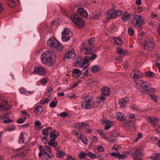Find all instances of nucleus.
Instances as JSON below:
<instances>
[{
  "label": "nucleus",
  "mask_w": 160,
  "mask_h": 160,
  "mask_svg": "<svg viewBox=\"0 0 160 160\" xmlns=\"http://www.w3.org/2000/svg\"><path fill=\"white\" fill-rule=\"evenodd\" d=\"M89 59L86 57V56L83 59L82 62V68L83 67L84 65H85L88 62Z\"/></svg>",
  "instance_id": "nucleus-48"
},
{
  "label": "nucleus",
  "mask_w": 160,
  "mask_h": 160,
  "mask_svg": "<svg viewBox=\"0 0 160 160\" xmlns=\"http://www.w3.org/2000/svg\"><path fill=\"white\" fill-rule=\"evenodd\" d=\"M22 113L23 115V117L24 118V119H25L26 118H28L29 117V114L25 111H22Z\"/></svg>",
  "instance_id": "nucleus-39"
},
{
  "label": "nucleus",
  "mask_w": 160,
  "mask_h": 160,
  "mask_svg": "<svg viewBox=\"0 0 160 160\" xmlns=\"http://www.w3.org/2000/svg\"><path fill=\"white\" fill-rule=\"evenodd\" d=\"M38 148L40 152L38 154V156L40 158H41L43 154V153L45 150L46 149L43 146H40L38 147Z\"/></svg>",
  "instance_id": "nucleus-27"
},
{
  "label": "nucleus",
  "mask_w": 160,
  "mask_h": 160,
  "mask_svg": "<svg viewBox=\"0 0 160 160\" xmlns=\"http://www.w3.org/2000/svg\"><path fill=\"white\" fill-rule=\"evenodd\" d=\"M86 57L88 58L89 60H94L97 57V55L96 53H93L91 56H86Z\"/></svg>",
  "instance_id": "nucleus-42"
},
{
  "label": "nucleus",
  "mask_w": 160,
  "mask_h": 160,
  "mask_svg": "<svg viewBox=\"0 0 160 160\" xmlns=\"http://www.w3.org/2000/svg\"><path fill=\"white\" fill-rule=\"evenodd\" d=\"M61 117L64 118L67 117L68 116V114L65 112L61 113L59 115Z\"/></svg>",
  "instance_id": "nucleus-59"
},
{
  "label": "nucleus",
  "mask_w": 160,
  "mask_h": 160,
  "mask_svg": "<svg viewBox=\"0 0 160 160\" xmlns=\"http://www.w3.org/2000/svg\"><path fill=\"white\" fill-rule=\"evenodd\" d=\"M142 74L141 72L138 71H133L131 73V77L132 78L134 81L137 80L139 79L142 76Z\"/></svg>",
  "instance_id": "nucleus-10"
},
{
  "label": "nucleus",
  "mask_w": 160,
  "mask_h": 160,
  "mask_svg": "<svg viewBox=\"0 0 160 160\" xmlns=\"http://www.w3.org/2000/svg\"><path fill=\"white\" fill-rule=\"evenodd\" d=\"M95 40L94 38H92L89 39L88 41V42L89 45H92L93 44V42H94Z\"/></svg>",
  "instance_id": "nucleus-56"
},
{
  "label": "nucleus",
  "mask_w": 160,
  "mask_h": 160,
  "mask_svg": "<svg viewBox=\"0 0 160 160\" xmlns=\"http://www.w3.org/2000/svg\"><path fill=\"white\" fill-rule=\"evenodd\" d=\"M107 96H106L104 95H103L102 93V95H101L99 97L100 101V102L104 101L106 98V97Z\"/></svg>",
  "instance_id": "nucleus-51"
},
{
  "label": "nucleus",
  "mask_w": 160,
  "mask_h": 160,
  "mask_svg": "<svg viewBox=\"0 0 160 160\" xmlns=\"http://www.w3.org/2000/svg\"><path fill=\"white\" fill-rule=\"evenodd\" d=\"M107 137H108L109 138H114L115 137V134H113L112 133H110L107 135Z\"/></svg>",
  "instance_id": "nucleus-60"
},
{
  "label": "nucleus",
  "mask_w": 160,
  "mask_h": 160,
  "mask_svg": "<svg viewBox=\"0 0 160 160\" xmlns=\"http://www.w3.org/2000/svg\"><path fill=\"white\" fill-rule=\"evenodd\" d=\"M84 125L86 126H85L86 127H88V124L84 122H82L81 123H77L75 124V128H78L79 129H83V125Z\"/></svg>",
  "instance_id": "nucleus-24"
},
{
  "label": "nucleus",
  "mask_w": 160,
  "mask_h": 160,
  "mask_svg": "<svg viewBox=\"0 0 160 160\" xmlns=\"http://www.w3.org/2000/svg\"><path fill=\"white\" fill-rule=\"evenodd\" d=\"M73 36L72 32L67 28H64L62 32L61 39L63 42L69 41Z\"/></svg>",
  "instance_id": "nucleus-7"
},
{
  "label": "nucleus",
  "mask_w": 160,
  "mask_h": 160,
  "mask_svg": "<svg viewBox=\"0 0 160 160\" xmlns=\"http://www.w3.org/2000/svg\"><path fill=\"white\" fill-rule=\"evenodd\" d=\"M130 18V15L127 12H124L122 16V20L124 22H126L129 21Z\"/></svg>",
  "instance_id": "nucleus-18"
},
{
  "label": "nucleus",
  "mask_w": 160,
  "mask_h": 160,
  "mask_svg": "<svg viewBox=\"0 0 160 160\" xmlns=\"http://www.w3.org/2000/svg\"><path fill=\"white\" fill-rule=\"evenodd\" d=\"M73 73L80 76L82 74V72L78 69H74L72 71V73Z\"/></svg>",
  "instance_id": "nucleus-36"
},
{
  "label": "nucleus",
  "mask_w": 160,
  "mask_h": 160,
  "mask_svg": "<svg viewBox=\"0 0 160 160\" xmlns=\"http://www.w3.org/2000/svg\"><path fill=\"white\" fill-rule=\"evenodd\" d=\"M113 39L115 42L118 45H121L122 43L121 39L118 37H114L113 38Z\"/></svg>",
  "instance_id": "nucleus-33"
},
{
  "label": "nucleus",
  "mask_w": 160,
  "mask_h": 160,
  "mask_svg": "<svg viewBox=\"0 0 160 160\" xmlns=\"http://www.w3.org/2000/svg\"><path fill=\"white\" fill-rule=\"evenodd\" d=\"M52 128L51 127H49L42 129V134L43 135L48 136V132L49 130H51Z\"/></svg>",
  "instance_id": "nucleus-35"
},
{
  "label": "nucleus",
  "mask_w": 160,
  "mask_h": 160,
  "mask_svg": "<svg viewBox=\"0 0 160 160\" xmlns=\"http://www.w3.org/2000/svg\"><path fill=\"white\" fill-rule=\"evenodd\" d=\"M49 99L48 98H46L40 101V104H44L49 102Z\"/></svg>",
  "instance_id": "nucleus-54"
},
{
  "label": "nucleus",
  "mask_w": 160,
  "mask_h": 160,
  "mask_svg": "<svg viewBox=\"0 0 160 160\" xmlns=\"http://www.w3.org/2000/svg\"><path fill=\"white\" fill-rule=\"evenodd\" d=\"M79 135L80 136L79 138V139L81 140L83 143L84 144H87V142L88 141V140L84 136H82V135L81 134H80Z\"/></svg>",
  "instance_id": "nucleus-34"
},
{
  "label": "nucleus",
  "mask_w": 160,
  "mask_h": 160,
  "mask_svg": "<svg viewBox=\"0 0 160 160\" xmlns=\"http://www.w3.org/2000/svg\"><path fill=\"white\" fill-rule=\"evenodd\" d=\"M7 120H4L3 122L4 123H11L13 122L12 119H9L8 118H7Z\"/></svg>",
  "instance_id": "nucleus-58"
},
{
  "label": "nucleus",
  "mask_w": 160,
  "mask_h": 160,
  "mask_svg": "<svg viewBox=\"0 0 160 160\" xmlns=\"http://www.w3.org/2000/svg\"><path fill=\"white\" fill-rule=\"evenodd\" d=\"M25 119H24V118L23 119H22V118H20V119H18L17 120V122L18 123H22L23 122L25 121Z\"/></svg>",
  "instance_id": "nucleus-63"
},
{
  "label": "nucleus",
  "mask_w": 160,
  "mask_h": 160,
  "mask_svg": "<svg viewBox=\"0 0 160 160\" xmlns=\"http://www.w3.org/2000/svg\"><path fill=\"white\" fill-rule=\"evenodd\" d=\"M47 44L49 47L56 48L58 51L62 50L63 47L54 37H51L47 42Z\"/></svg>",
  "instance_id": "nucleus-3"
},
{
  "label": "nucleus",
  "mask_w": 160,
  "mask_h": 160,
  "mask_svg": "<svg viewBox=\"0 0 160 160\" xmlns=\"http://www.w3.org/2000/svg\"><path fill=\"white\" fill-rule=\"evenodd\" d=\"M128 34L131 36H132L133 35L134 31L132 29V27H130L128 28Z\"/></svg>",
  "instance_id": "nucleus-46"
},
{
  "label": "nucleus",
  "mask_w": 160,
  "mask_h": 160,
  "mask_svg": "<svg viewBox=\"0 0 160 160\" xmlns=\"http://www.w3.org/2000/svg\"><path fill=\"white\" fill-rule=\"evenodd\" d=\"M7 2L8 6L10 7L13 8L16 6L15 0H8Z\"/></svg>",
  "instance_id": "nucleus-31"
},
{
  "label": "nucleus",
  "mask_w": 160,
  "mask_h": 160,
  "mask_svg": "<svg viewBox=\"0 0 160 160\" xmlns=\"http://www.w3.org/2000/svg\"><path fill=\"white\" fill-rule=\"evenodd\" d=\"M72 21L78 28H82L84 24L83 20L76 14L72 15L70 17Z\"/></svg>",
  "instance_id": "nucleus-6"
},
{
  "label": "nucleus",
  "mask_w": 160,
  "mask_h": 160,
  "mask_svg": "<svg viewBox=\"0 0 160 160\" xmlns=\"http://www.w3.org/2000/svg\"><path fill=\"white\" fill-rule=\"evenodd\" d=\"M131 22L132 25L136 28L141 27L142 25L144 24V20L141 16L139 15H134L132 19Z\"/></svg>",
  "instance_id": "nucleus-5"
},
{
  "label": "nucleus",
  "mask_w": 160,
  "mask_h": 160,
  "mask_svg": "<svg viewBox=\"0 0 160 160\" xmlns=\"http://www.w3.org/2000/svg\"><path fill=\"white\" fill-rule=\"evenodd\" d=\"M58 150L56 151V156L58 158H61L64 155L65 153L62 151H60L59 150V147L58 148Z\"/></svg>",
  "instance_id": "nucleus-28"
},
{
  "label": "nucleus",
  "mask_w": 160,
  "mask_h": 160,
  "mask_svg": "<svg viewBox=\"0 0 160 160\" xmlns=\"http://www.w3.org/2000/svg\"><path fill=\"white\" fill-rule=\"evenodd\" d=\"M100 136L103 138H104L106 141L109 140V138L107 137L106 134L103 131V132L100 135Z\"/></svg>",
  "instance_id": "nucleus-50"
},
{
  "label": "nucleus",
  "mask_w": 160,
  "mask_h": 160,
  "mask_svg": "<svg viewBox=\"0 0 160 160\" xmlns=\"http://www.w3.org/2000/svg\"><path fill=\"white\" fill-rule=\"evenodd\" d=\"M43 110L42 107L40 105H38L34 107V112L37 115H39Z\"/></svg>",
  "instance_id": "nucleus-17"
},
{
  "label": "nucleus",
  "mask_w": 160,
  "mask_h": 160,
  "mask_svg": "<svg viewBox=\"0 0 160 160\" xmlns=\"http://www.w3.org/2000/svg\"><path fill=\"white\" fill-rule=\"evenodd\" d=\"M112 125V124H110L109 125H106L104 127V129L105 130H108Z\"/></svg>",
  "instance_id": "nucleus-61"
},
{
  "label": "nucleus",
  "mask_w": 160,
  "mask_h": 160,
  "mask_svg": "<svg viewBox=\"0 0 160 160\" xmlns=\"http://www.w3.org/2000/svg\"><path fill=\"white\" fill-rule=\"evenodd\" d=\"M154 128L155 129L156 132L158 133H160V126L158 125H155L153 126Z\"/></svg>",
  "instance_id": "nucleus-52"
},
{
  "label": "nucleus",
  "mask_w": 160,
  "mask_h": 160,
  "mask_svg": "<svg viewBox=\"0 0 160 160\" xmlns=\"http://www.w3.org/2000/svg\"><path fill=\"white\" fill-rule=\"evenodd\" d=\"M88 68L87 66L84 67L83 68L82 72V74L85 76L86 75V73L88 72Z\"/></svg>",
  "instance_id": "nucleus-44"
},
{
  "label": "nucleus",
  "mask_w": 160,
  "mask_h": 160,
  "mask_svg": "<svg viewBox=\"0 0 160 160\" xmlns=\"http://www.w3.org/2000/svg\"><path fill=\"white\" fill-rule=\"evenodd\" d=\"M54 54V52L51 50H48L44 52L40 56V59L42 63L48 66H53L55 62L53 58Z\"/></svg>",
  "instance_id": "nucleus-1"
},
{
  "label": "nucleus",
  "mask_w": 160,
  "mask_h": 160,
  "mask_svg": "<svg viewBox=\"0 0 160 160\" xmlns=\"http://www.w3.org/2000/svg\"><path fill=\"white\" fill-rule=\"evenodd\" d=\"M149 96L152 100L154 101L155 102H158V97L156 96H154L153 94H149Z\"/></svg>",
  "instance_id": "nucleus-38"
},
{
  "label": "nucleus",
  "mask_w": 160,
  "mask_h": 160,
  "mask_svg": "<svg viewBox=\"0 0 160 160\" xmlns=\"http://www.w3.org/2000/svg\"><path fill=\"white\" fill-rule=\"evenodd\" d=\"M48 145L55 148L58 146V144L57 142H55V140H51L48 142Z\"/></svg>",
  "instance_id": "nucleus-30"
},
{
  "label": "nucleus",
  "mask_w": 160,
  "mask_h": 160,
  "mask_svg": "<svg viewBox=\"0 0 160 160\" xmlns=\"http://www.w3.org/2000/svg\"><path fill=\"white\" fill-rule=\"evenodd\" d=\"M3 105L4 106V108L6 111L9 110L11 108V106L8 105L7 104Z\"/></svg>",
  "instance_id": "nucleus-62"
},
{
  "label": "nucleus",
  "mask_w": 160,
  "mask_h": 160,
  "mask_svg": "<svg viewBox=\"0 0 160 160\" xmlns=\"http://www.w3.org/2000/svg\"><path fill=\"white\" fill-rule=\"evenodd\" d=\"M34 72L39 75H44L46 74V70L41 67H35L34 70Z\"/></svg>",
  "instance_id": "nucleus-12"
},
{
  "label": "nucleus",
  "mask_w": 160,
  "mask_h": 160,
  "mask_svg": "<svg viewBox=\"0 0 160 160\" xmlns=\"http://www.w3.org/2000/svg\"><path fill=\"white\" fill-rule=\"evenodd\" d=\"M23 132H22L21 133L20 135V136L19 138L18 142L19 143H20L21 142V141L23 143L25 141L24 140V138L23 136Z\"/></svg>",
  "instance_id": "nucleus-43"
},
{
  "label": "nucleus",
  "mask_w": 160,
  "mask_h": 160,
  "mask_svg": "<svg viewBox=\"0 0 160 160\" xmlns=\"http://www.w3.org/2000/svg\"><path fill=\"white\" fill-rule=\"evenodd\" d=\"M124 120L125 121L123 122V125L124 126L127 128L130 127L131 125L133 126V124L134 123V122L131 121V120H129V119H125Z\"/></svg>",
  "instance_id": "nucleus-22"
},
{
  "label": "nucleus",
  "mask_w": 160,
  "mask_h": 160,
  "mask_svg": "<svg viewBox=\"0 0 160 160\" xmlns=\"http://www.w3.org/2000/svg\"><path fill=\"white\" fill-rule=\"evenodd\" d=\"M147 120L148 122L153 125L158 123L160 121V119L158 118L154 117H149L147 118Z\"/></svg>",
  "instance_id": "nucleus-14"
},
{
  "label": "nucleus",
  "mask_w": 160,
  "mask_h": 160,
  "mask_svg": "<svg viewBox=\"0 0 160 160\" xmlns=\"http://www.w3.org/2000/svg\"><path fill=\"white\" fill-rule=\"evenodd\" d=\"M145 74L146 77L149 78L153 77L155 75L154 73L152 72H145Z\"/></svg>",
  "instance_id": "nucleus-37"
},
{
  "label": "nucleus",
  "mask_w": 160,
  "mask_h": 160,
  "mask_svg": "<svg viewBox=\"0 0 160 160\" xmlns=\"http://www.w3.org/2000/svg\"><path fill=\"white\" fill-rule=\"evenodd\" d=\"M75 56L74 51L73 49H72L70 51L68 52L66 55V57L67 58H73L75 57Z\"/></svg>",
  "instance_id": "nucleus-23"
},
{
  "label": "nucleus",
  "mask_w": 160,
  "mask_h": 160,
  "mask_svg": "<svg viewBox=\"0 0 160 160\" xmlns=\"http://www.w3.org/2000/svg\"><path fill=\"white\" fill-rule=\"evenodd\" d=\"M156 67L158 68L159 71L160 72V63L158 61H156L155 62Z\"/></svg>",
  "instance_id": "nucleus-64"
},
{
  "label": "nucleus",
  "mask_w": 160,
  "mask_h": 160,
  "mask_svg": "<svg viewBox=\"0 0 160 160\" xmlns=\"http://www.w3.org/2000/svg\"><path fill=\"white\" fill-rule=\"evenodd\" d=\"M87 156L93 159L96 158L97 157L96 155L90 152H88L87 153Z\"/></svg>",
  "instance_id": "nucleus-40"
},
{
  "label": "nucleus",
  "mask_w": 160,
  "mask_h": 160,
  "mask_svg": "<svg viewBox=\"0 0 160 160\" xmlns=\"http://www.w3.org/2000/svg\"><path fill=\"white\" fill-rule=\"evenodd\" d=\"M143 45L144 49L148 51H152L155 46L154 43L149 39L144 40Z\"/></svg>",
  "instance_id": "nucleus-8"
},
{
  "label": "nucleus",
  "mask_w": 160,
  "mask_h": 160,
  "mask_svg": "<svg viewBox=\"0 0 160 160\" xmlns=\"http://www.w3.org/2000/svg\"><path fill=\"white\" fill-rule=\"evenodd\" d=\"M128 119L131 121L135 122L136 119L135 117V114H130L129 115Z\"/></svg>",
  "instance_id": "nucleus-41"
},
{
  "label": "nucleus",
  "mask_w": 160,
  "mask_h": 160,
  "mask_svg": "<svg viewBox=\"0 0 160 160\" xmlns=\"http://www.w3.org/2000/svg\"><path fill=\"white\" fill-rule=\"evenodd\" d=\"M83 58L82 57L79 56L76 59L75 65L77 68H82V62Z\"/></svg>",
  "instance_id": "nucleus-16"
},
{
  "label": "nucleus",
  "mask_w": 160,
  "mask_h": 160,
  "mask_svg": "<svg viewBox=\"0 0 160 160\" xmlns=\"http://www.w3.org/2000/svg\"><path fill=\"white\" fill-rule=\"evenodd\" d=\"M102 93L106 96H108L110 94L109 88L107 87H103L101 89Z\"/></svg>",
  "instance_id": "nucleus-20"
},
{
  "label": "nucleus",
  "mask_w": 160,
  "mask_h": 160,
  "mask_svg": "<svg viewBox=\"0 0 160 160\" xmlns=\"http://www.w3.org/2000/svg\"><path fill=\"white\" fill-rule=\"evenodd\" d=\"M129 100V98L127 97L120 99L119 100V103L120 106L122 108L125 107L126 105V102H128Z\"/></svg>",
  "instance_id": "nucleus-15"
},
{
  "label": "nucleus",
  "mask_w": 160,
  "mask_h": 160,
  "mask_svg": "<svg viewBox=\"0 0 160 160\" xmlns=\"http://www.w3.org/2000/svg\"><path fill=\"white\" fill-rule=\"evenodd\" d=\"M48 79L47 78H44L41 79L40 81V82H41L42 84H44L46 82L48 81Z\"/></svg>",
  "instance_id": "nucleus-57"
},
{
  "label": "nucleus",
  "mask_w": 160,
  "mask_h": 160,
  "mask_svg": "<svg viewBox=\"0 0 160 160\" xmlns=\"http://www.w3.org/2000/svg\"><path fill=\"white\" fill-rule=\"evenodd\" d=\"M77 12L81 16L86 18L88 16V13L86 10H84L83 8H78Z\"/></svg>",
  "instance_id": "nucleus-13"
},
{
  "label": "nucleus",
  "mask_w": 160,
  "mask_h": 160,
  "mask_svg": "<svg viewBox=\"0 0 160 160\" xmlns=\"http://www.w3.org/2000/svg\"><path fill=\"white\" fill-rule=\"evenodd\" d=\"M81 50L84 54L87 55L90 54L89 49L87 48L82 47L81 48Z\"/></svg>",
  "instance_id": "nucleus-29"
},
{
  "label": "nucleus",
  "mask_w": 160,
  "mask_h": 160,
  "mask_svg": "<svg viewBox=\"0 0 160 160\" xmlns=\"http://www.w3.org/2000/svg\"><path fill=\"white\" fill-rule=\"evenodd\" d=\"M84 101L82 102L81 106L84 109H89L92 108V105L91 104V100L89 98L86 97L84 98Z\"/></svg>",
  "instance_id": "nucleus-9"
},
{
  "label": "nucleus",
  "mask_w": 160,
  "mask_h": 160,
  "mask_svg": "<svg viewBox=\"0 0 160 160\" xmlns=\"http://www.w3.org/2000/svg\"><path fill=\"white\" fill-rule=\"evenodd\" d=\"M100 70V66L98 65H94L92 66L90 68L91 72L94 73L99 72Z\"/></svg>",
  "instance_id": "nucleus-21"
},
{
  "label": "nucleus",
  "mask_w": 160,
  "mask_h": 160,
  "mask_svg": "<svg viewBox=\"0 0 160 160\" xmlns=\"http://www.w3.org/2000/svg\"><path fill=\"white\" fill-rule=\"evenodd\" d=\"M116 118L118 120L122 121L125 119L124 115L121 112H118L116 115Z\"/></svg>",
  "instance_id": "nucleus-25"
},
{
  "label": "nucleus",
  "mask_w": 160,
  "mask_h": 160,
  "mask_svg": "<svg viewBox=\"0 0 160 160\" xmlns=\"http://www.w3.org/2000/svg\"><path fill=\"white\" fill-rule=\"evenodd\" d=\"M126 51L122 49L121 48H118L117 49L118 53L120 55H126Z\"/></svg>",
  "instance_id": "nucleus-32"
},
{
  "label": "nucleus",
  "mask_w": 160,
  "mask_h": 160,
  "mask_svg": "<svg viewBox=\"0 0 160 160\" xmlns=\"http://www.w3.org/2000/svg\"><path fill=\"white\" fill-rule=\"evenodd\" d=\"M57 136L56 134L51 132L50 134V138L51 140H55Z\"/></svg>",
  "instance_id": "nucleus-45"
},
{
  "label": "nucleus",
  "mask_w": 160,
  "mask_h": 160,
  "mask_svg": "<svg viewBox=\"0 0 160 160\" xmlns=\"http://www.w3.org/2000/svg\"><path fill=\"white\" fill-rule=\"evenodd\" d=\"M138 85V90L142 93H152L154 91V89L151 88L150 86V84L148 82L141 81L139 82H136Z\"/></svg>",
  "instance_id": "nucleus-2"
},
{
  "label": "nucleus",
  "mask_w": 160,
  "mask_h": 160,
  "mask_svg": "<svg viewBox=\"0 0 160 160\" xmlns=\"http://www.w3.org/2000/svg\"><path fill=\"white\" fill-rule=\"evenodd\" d=\"M152 160H160V154L155 153L152 154L150 157Z\"/></svg>",
  "instance_id": "nucleus-26"
},
{
  "label": "nucleus",
  "mask_w": 160,
  "mask_h": 160,
  "mask_svg": "<svg viewBox=\"0 0 160 160\" xmlns=\"http://www.w3.org/2000/svg\"><path fill=\"white\" fill-rule=\"evenodd\" d=\"M87 156V154L84 152H81L79 153V158H84L86 157V156Z\"/></svg>",
  "instance_id": "nucleus-53"
},
{
  "label": "nucleus",
  "mask_w": 160,
  "mask_h": 160,
  "mask_svg": "<svg viewBox=\"0 0 160 160\" xmlns=\"http://www.w3.org/2000/svg\"><path fill=\"white\" fill-rule=\"evenodd\" d=\"M57 103V102H55L53 101H52L49 104V107L50 108H54L56 107Z\"/></svg>",
  "instance_id": "nucleus-49"
},
{
  "label": "nucleus",
  "mask_w": 160,
  "mask_h": 160,
  "mask_svg": "<svg viewBox=\"0 0 160 160\" xmlns=\"http://www.w3.org/2000/svg\"><path fill=\"white\" fill-rule=\"evenodd\" d=\"M133 157L136 160H142L141 157L142 151L140 150L136 149L132 152Z\"/></svg>",
  "instance_id": "nucleus-11"
},
{
  "label": "nucleus",
  "mask_w": 160,
  "mask_h": 160,
  "mask_svg": "<svg viewBox=\"0 0 160 160\" xmlns=\"http://www.w3.org/2000/svg\"><path fill=\"white\" fill-rule=\"evenodd\" d=\"M112 156L119 159H124L126 157V155L124 154H120L119 152H112L111 153Z\"/></svg>",
  "instance_id": "nucleus-19"
},
{
  "label": "nucleus",
  "mask_w": 160,
  "mask_h": 160,
  "mask_svg": "<svg viewBox=\"0 0 160 160\" xmlns=\"http://www.w3.org/2000/svg\"><path fill=\"white\" fill-rule=\"evenodd\" d=\"M19 91L22 94H25L27 92V91L25 89L23 88H19Z\"/></svg>",
  "instance_id": "nucleus-55"
},
{
  "label": "nucleus",
  "mask_w": 160,
  "mask_h": 160,
  "mask_svg": "<svg viewBox=\"0 0 160 160\" xmlns=\"http://www.w3.org/2000/svg\"><path fill=\"white\" fill-rule=\"evenodd\" d=\"M102 124L103 125L107 124L109 125L110 124H112V122L111 121H109L108 120H104L102 121Z\"/></svg>",
  "instance_id": "nucleus-47"
},
{
  "label": "nucleus",
  "mask_w": 160,
  "mask_h": 160,
  "mask_svg": "<svg viewBox=\"0 0 160 160\" xmlns=\"http://www.w3.org/2000/svg\"><path fill=\"white\" fill-rule=\"evenodd\" d=\"M112 8L109 10L107 13V17L108 20L115 18L117 16H120L123 13L122 11L120 9L115 10L114 6L112 5Z\"/></svg>",
  "instance_id": "nucleus-4"
}]
</instances>
